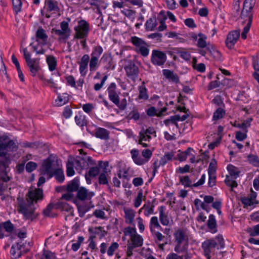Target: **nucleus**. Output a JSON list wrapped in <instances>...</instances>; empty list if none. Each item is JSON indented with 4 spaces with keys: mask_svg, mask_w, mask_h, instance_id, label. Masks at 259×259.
<instances>
[{
    "mask_svg": "<svg viewBox=\"0 0 259 259\" xmlns=\"http://www.w3.org/2000/svg\"><path fill=\"white\" fill-rule=\"evenodd\" d=\"M27 202L23 200L19 202L18 211L22 213L27 219L33 220L36 218L38 213L35 211L33 202L42 200L43 198L42 190L40 188L30 189L26 195Z\"/></svg>",
    "mask_w": 259,
    "mask_h": 259,
    "instance_id": "obj_1",
    "label": "nucleus"
},
{
    "mask_svg": "<svg viewBox=\"0 0 259 259\" xmlns=\"http://www.w3.org/2000/svg\"><path fill=\"white\" fill-rule=\"evenodd\" d=\"M58 166L57 157L51 155L44 161L40 170L41 174L48 176L49 179L54 176L58 182L63 183L65 179L64 172Z\"/></svg>",
    "mask_w": 259,
    "mask_h": 259,
    "instance_id": "obj_2",
    "label": "nucleus"
},
{
    "mask_svg": "<svg viewBox=\"0 0 259 259\" xmlns=\"http://www.w3.org/2000/svg\"><path fill=\"white\" fill-rule=\"evenodd\" d=\"M254 5V0H245L243 3V7L242 10L240 18L243 20V24L246 23L241 33V37L245 39L247 37V33L249 31L252 21V13Z\"/></svg>",
    "mask_w": 259,
    "mask_h": 259,
    "instance_id": "obj_3",
    "label": "nucleus"
},
{
    "mask_svg": "<svg viewBox=\"0 0 259 259\" xmlns=\"http://www.w3.org/2000/svg\"><path fill=\"white\" fill-rule=\"evenodd\" d=\"M176 243L174 250L177 253L184 252L187 249L189 243V232L187 229L179 228L174 233Z\"/></svg>",
    "mask_w": 259,
    "mask_h": 259,
    "instance_id": "obj_4",
    "label": "nucleus"
},
{
    "mask_svg": "<svg viewBox=\"0 0 259 259\" xmlns=\"http://www.w3.org/2000/svg\"><path fill=\"white\" fill-rule=\"evenodd\" d=\"M215 239L217 241L214 239H207L202 243L204 254L207 259H210V254L215 247L219 249L225 247V242L222 235H218Z\"/></svg>",
    "mask_w": 259,
    "mask_h": 259,
    "instance_id": "obj_5",
    "label": "nucleus"
},
{
    "mask_svg": "<svg viewBox=\"0 0 259 259\" xmlns=\"http://www.w3.org/2000/svg\"><path fill=\"white\" fill-rule=\"evenodd\" d=\"M69 159L72 160V162L76 170L81 171L82 169L88 168L90 166L96 164L95 161L90 156L70 157Z\"/></svg>",
    "mask_w": 259,
    "mask_h": 259,
    "instance_id": "obj_6",
    "label": "nucleus"
},
{
    "mask_svg": "<svg viewBox=\"0 0 259 259\" xmlns=\"http://www.w3.org/2000/svg\"><path fill=\"white\" fill-rule=\"evenodd\" d=\"M24 59L27 65L30 69V71L33 76H35L36 73L39 70V59L37 58L31 59V54L28 51L27 48L23 49Z\"/></svg>",
    "mask_w": 259,
    "mask_h": 259,
    "instance_id": "obj_7",
    "label": "nucleus"
},
{
    "mask_svg": "<svg viewBox=\"0 0 259 259\" xmlns=\"http://www.w3.org/2000/svg\"><path fill=\"white\" fill-rule=\"evenodd\" d=\"M103 49L100 46H95L91 54V58L89 60V67L91 71H95L97 69L99 64V59L103 53Z\"/></svg>",
    "mask_w": 259,
    "mask_h": 259,
    "instance_id": "obj_8",
    "label": "nucleus"
},
{
    "mask_svg": "<svg viewBox=\"0 0 259 259\" xmlns=\"http://www.w3.org/2000/svg\"><path fill=\"white\" fill-rule=\"evenodd\" d=\"M74 38H87L89 32V24L84 20H80L78 22L77 26L74 27Z\"/></svg>",
    "mask_w": 259,
    "mask_h": 259,
    "instance_id": "obj_9",
    "label": "nucleus"
},
{
    "mask_svg": "<svg viewBox=\"0 0 259 259\" xmlns=\"http://www.w3.org/2000/svg\"><path fill=\"white\" fill-rule=\"evenodd\" d=\"M143 239L141 236L137 234L133 236L130 240L127 241L126 254L128 257L133 255L134 248L142 246Z\"/></svg>",
    "mask_w": 259,
    "mask_h": 259,
    "instance_id": "obj_10",
    "label": "nucleus"
},
{
    "mask_svg": "<svg viewBox=\"0 0 259 259\" xmlns=\"http://www.w3.org/2000/svg\"><path fill=\"white\" fill-rule=\"evenodd\" d=\"M124 68L128 78L134 81L137 79L139 72V68L133 61H127Z\"/></svg>",
    "mask_w": 259,
    "mask_h": 259,
    "instance_id": "obj_11",
    "label": "nucleus"
},
{
    "mask_svg": "<svg viewBox=\"0 0 259 259\" xmlns=\"http://www.w3.org/2000/svg\"><path fill=\"white\" fill-rule=\"evenodd\" d=\"M166 59V55L164 52L156 50L152 51L151 61L153 64L162 66L165 63Z\"/></svg>",
    "mask_w": 259,
    "mask_h": 259,
    "instance_id": "obj_12",
    "label": "nucleus"
},
{
    "mask_svg": "<svg viewBox=\"0 0 259 259\" xmlns=\"http://www.w3.org/2000/svg\"><path fill=\"white\" fill-rule=\"evenodd\" d=\"M5 170H0V195H2L8 188V183L11 178L8 176Z\"/></svg>",
    "mask_w": 259,
    "mask_h": 259,
    "instance_id": "obj_13",
    "label": "nucleus"
},
{
    "mask_svg": "<svg viewBox=\"0 0 259 259\" xmlns=\"http://www.w3.org/2000/svg\"><path fill=\"white\" fill-rule=\"evenodd\" d=\"M240 36L239 30H234L230 32L227 35L226 40V45L228 48L232 49L235 44L236 43Z\"/></svg>",
    "mask_w": 259,
    "mask_h": 259,
    "instance_id": "obj_14",
    "label": "nucleus"
},
{
    "mask_svg": "<svg viewBox=\"0 0 259 259\" xmlns=\"http://www.w3.org/2000/svg\"><path fill=\"white\" fill-rule=\"evenodd\" d=\"M155 243L158 245V248L163 250L164 246L167 244V239L165 236L160 232L156 230L151 232Z\"/></svg>",
    "mask_w": 259,
    "mask_h": 259,
    "instance_id": "obj_15",
    "label": "nucleus"
},
{
    "mask_svg": "<svg viewBox=\"0 0 259 259\" xmlns=\"http://www.w3.org/2000/svg\"><path fill=\"white\" fill-rule=\"evenodd\" d=\"M94 195V193L89 191L84 187H80L77 191L76 198L81 201L89 200Z\"/></svg>",
    "mask_w": 259,
    "mask_h": 259,
    "instance_id": "obj_16",
    "label": "nucleus"
},
{
    "mask_svg": "<svg viewBox=\"0 0 259 259\" xmlns=\"http://www.w3.org/2000/svg\"><path fill=\"white\" fill-rule=\"evenodd\" d=\"M116 85L114 82H112L109 85L107 89V92L108 97L110 101H111L114 104H118V99L119 97L116 92Z\"/></svg>",
    "mask_w": 259,
    "mask_h": 259,
    "instance_id": "obj_17",
    "label": "nucleus"
},
{
    "mask_svg": "<svg viewBox=\"0 0 259 259\" xmlns=\"http://www.w3.org/2000/svg\"><path fill=\"white\" fill-rule=\"evenodd\" d=\"M101 62L104 65L105 69H113L115 65L113 61L112 57L110 53H105L101 59Z\"/></svg>",
    "mask_w": 259,
    "mask_h": 259,
    "instance_id": "obj_18",
    "label": "nucleus"
},
{
    "mask_svg": "<svg viewBox=\"0 0 259 259\" xmlns=\"http://www.w3.org/2000/svg\"><path fill=\"white\" fill-rule=\"evenodd\" d=\"M44 9L47 12L56 13L59 12V3L56 0H45Z\"/></svg>",
    "mask_w": 259,
    "mask_h": 259,
    "instance_id": "obj_19",
    "label": "nucleus"
},
{
    "mask_svg": "<svg viewBox=\"0 0 259 259\" xmlns=\"http://www.w3.org/2000/svg\"><path fill=\"white\" fill-rule=\"evenodd\" d=\"M6 151L4 143L0 144V170H5L7 167L8 159L6 157Z\"/></svg>",
    "mask_w": 259,
    "mask_h": 259,
    "instance_id": "obj_20",
    "label": "nucleus"
},
{
    "mask_svg": "<svg viewBox=\"0 0 259 259\" xmlns=\"http://www.w3.org/2000/svg\"><path fill=\"white\" fill-rule=\"evenodd\" d=\"M90 57L88 54H84L78 62L79 65V72L82 76H85L87 72V68L89 63Z\"/></svg>",
    "mask_w": 259,
    "mask_h": 259,
    "instance_id": "obj_21",
    "label": "nucleus"
},
{
    "mask_svg": "<svg viewBox=\"0 0 259 259\" xmlns=\"http://www.w3.org/2000/svg\"><path fill=\"white\" fill-rule=\"evenodd\" d=\"M36 41L41 45H46L47 44L48 36L45 30L41 27H39L36 32Z\"/></svg>",
    "mask_w": 259,
    "mask_h": 259,
    "instance_id": "obj_22",
    "label": "nucleus"
},
{
    "mask_svg": "<svg viewBox=\"0 0 259 259\" xmlns=\"http://www.w3.org/2000/svg\"><path fill=\"white\" fill-rule=\"evenodd\" d=\"M14 230L13 224L9 221L0 224V238L4 237V230L8 233H11Z\"/></svg>",
    "mask_w": 259,
    "mask_h": 259,
    "instance_id": "obj_23",
    "label": "nucleus"
},
{
    "mask_svg": "<svg viewBox=\"0 0 259 259\" xmlns=\"http://www.w3.org/2000/svg\"><path fill=\"white\" fill-rule=\"evenodd\" d=\"M123 211L126 223L133 225L136 215L135 211L132 208H124Z\"/></svg>",
    "mask_w": 259,
    "mask_h": 259,
    "instance_id": "obj_24",
    "label": "nucleus"
},
{
    "mask_svg": "<svg viewBox=\"0 0 259 259\" xmlns=\"http://www.w3.org/2000/svg\"><path fill=\"white\" fill-rule=\"evenodd\" d=\"M110 132L107 130L102 128L98 127L94 134V136L101 140H107L109 139Z\"/></svg>",
    "mask_w": 259,
    "mask_h": 259,
    "instance_id": "obj_25",
    "label": "nucleus"
},
{
    "mask_svg": "<svg viewBox=\"0 0 259 259\" xmlns=\"http://www.w3.org/2000/svg\"><path fill=\"white\" fill-rule=\"evenodd\" d=\"M165 207L164 206H161L158 207L159 220L163 226H168L169 224V221L167 215L165 212Z\"/></svg>",
    "mask_w": 259,
    "mask_h": 259,
    "instance_id": "obj_26",
    "label": "nucleus"
},
{
    "mask_svg": "<svg viewBox=\"0 0 259 259\" xmlns=\"http://www.w3.org/2000/svg\"><path fill=\"white\" fill-rule=\"evenodd\" d=\"M163 74L165 77L172 82L178 83L179 82V77L177 74L174 73L172 71L168 69H163L162 70Z\"/></svg>",
    "mask_w": 259,
    "mask_h": 259,
    "instance_id": "obj_27",
    "label": "nucleus"
},
{
    "mask_svg": "<svg viewBox=\"0 0 259 259\" xmlns=\"http://www.w3.org/2000/svg\"><path fill=\"white\" fill-rule=\"evenodd\" d=\"M207 226L210 232L215 233L218 231L217 228V222L215 217L213 214L209 215L208 220L207 222Z\"/></svg>",
    "mask_w": 259,
    "mask_h": 259,
    "instance_id": "obj_28",
    "label": "nucleus"
},
{
    "mask_svg": "<svg viewBox=\"0 0 259 259\" xmlns=\"http://www.w3.org/2000/svg\"><path fill=\"white\" fill-rule=\"evenodd\" d=\"M166 110V107H163L160 110L158 111L154 107H150L147 110L146 113L149 116L156 115L158 117H161L163 115V113L165 112Z\"/></svg>",
    "mask_w": 259,
    "mask_h": 259,
    "instance_id": "obj_29",
    "label": "nucleus"
},
{
    "mask_svg": "<svg viewBox=\"0 0 259 259\" xmlns=\"http://www.w3.org/2000/svg\"><path fill=\"white\" fill-rule=\"evenodd\" d=\"M21 245H19L18 243L12 246L10 253L12 259H17L21 256Z\"/></svg>",
    "mask_w": 259,
    "mask_h": 259,
    "instance_id": "obj_30",
    "label": "nucleus"
},
{
    "mask_svg": "<svg viewBox=\"0 0 259 259\" xmlns=\"http://www.w3.org/2000/svg\"><path fill=\"white\" fill-rule=\"evenodd\" d=\"M79 181L77 178L74 179L71 181L67 185L66 190L68 192L77 191L79 189Z\"/></svg>",
    "mask_w": 259,
    "mask_h": 259,
    "instance_id": "obj_31",
    "label": "nucleus"
},
{
    "mask_svg": "<svg viewBox=\"0 0 259 259\" xmlns=\"http://www.w3.org/2000/svg\"><path fill=\"white\" fill-rule=\"evenodd\" d=\"M157 25V19L153 16L148 19L145 23V28L148 31H153Z\"/></svg>",
    "mask_w": 259,
    "mask_h": 259,
    "instance_id": "obj_32",
    "label": "nucleus"
},
{
    "mask_svg": "<svg viewBox=\"0 0 259 259\" xmlns=\"http://www.w3.org/2000/svg\"><path fill=\"white\" fill-rule=\"evenodd\" d=\"M154 205L150 201H148L142 206L144 209V214L146 217H149L150 215L154 213Z\"/></svg>",
    "mask_w": 259,
    "mask_h": 259,
    "instance_id": "obj_33",
    "label": "nucleus"
},
{
    "mask_svg": "<svg viewBox=\"0 0 259 259\" xmlns=\"http://www.w3.org/2000/svg\"><path fill=\"white\" fill-rule=\"evenodd\" d=\"M208 172L209 175L208 184L209 187H212L215 185L216 177L215 175V169L211 168V164H209Z\"/></svg>",
    "mask_w": 259,
    "mask_h": 259,
    "instance_id": "obj_34",
    "label": "nucleus"
},
{
    "mask_svg": "<svg viewBox=\"0 0 259 259\" xmlns=\"http://www.w3.org/2000/svg\"><path fill=\"white\" fill-rule=\"evenodd\" d=\"M69 95L66 93L59 95L57 99L55 100V103L58 106H61L69 101Z\"/></svg>",
    "mask_w": 259,
    "mask_h": 259,
    "instance_id": "obj_35",
    "label": "nucleus"
},
{
    "mask_svg": "<svg viewBox=\"0 0 259 259\" xmlns=\"http://www.w3.org/2000/svg\"><path fill=\"white\" fill-rule=\"evenodd\" d=\"M149 228L151 232L155 231V229L161 228V226L158 222V220L157 217H152L149 223Z\"/></svg>",
    "mask_w": 259,
    "mask_h": 259,
    "instance_id": "obj_36",
    "label": "nucleus"
},
{
    "mask_svg": "<svg viewBox=\"0 0 259 259\" xmlns=\"http://www.w3.org/2000/svg\"><path fill=\"white\" fill-rule=\"evenodd\" d=\"M75 121L76 124L80 127L87 125L88 123L85 116L80 113L75 116Z\"/></svg>",
    "mask_w": 259,
    "mask_h": 259,
    "instance_id": "obj_37",
    "label": "nucleus"
},
{
    "mask_svg": "<svg viewBox=\"0 0 259 259\" xmlns=\"http://www.w3.org/2000/svg\"><path fill=\"white\" fill-rule=\"evenodd\" d=\"M46 61L49 66V69L51 71H54L57 66V60L53 56H47Z\"/></svg>",
    "mask_w": 259,
    "mask_h": 259,
    "instance_id": "obj_38",
    "label": "nucleus"
},
{
    "mask_svg": "<svg viewBox=\"0 0 259 259\" xmlns=\"http://www.w3.org/2000/svg\"><path fill=\"white\" fill-rule=\"evenodd\" d=\"M227 169L229 172L230 175L233 177V179H236L239 177L240 171L238 167L232 164H229L227 166Z\"/></svg>",
    "mask_w": 259,
    "mask_h": 259,
    "instance_id": "obj_39",
    "label": "nucleus"
},
{
    "mask_svg": "<svg viewBox=\"0 0 259 259\" xmlns=\"http://www.w3.org/2000/svg\"><path fill=\"white\" fill-rule=\"evenodd\" d=\"M90 4L96 7L99 11L100 9H105L107 6L104 0H91Z\"/></svg>",
    "mask_w": 259,
    "mask_h": 259,
    "instance_id": "obj_40",
    "label": "nucleus"
},
{
    "mask_svg": "<svg viewBox=\"0 0 259 259\" xmlns=\"http://www.w3.org/2000/svg\"><path fill=\"white\" fill-rule=\"evenodd\" d=\"M180 182L184 186V187H194L193 184L188 176H180Z\"/></svg>",
    "mask_w": 259,
    "mask_h": 259,
    "instance_id": "obj_41",
    "label": "nucleus"
},
{
    "mask_svg": "<svg viewBox=\"0 0 259 259\" xmlns=\"http://www.w3.org/2000/svg\"><path fill=\"white\" fill-rule=\"evenodd\" d=\"M53 33H55V34L59 36V40H65L68 38L70 34L69 33H67L62 30L53 29L52 30Z\"/></svg>",
    "mask_w": 259,
    "mask_h": 259,
    "instance_id": "obj_42",
    "label": "nucleus"
},
{
    "mask_svg": "<svg viewBox=\"0 0 259 259\" xmlns=\"http://www.w3.org/2000/svg\"><path fill=\"white\" fill-rule=\"evenodd\" d=\"M58 205L60 208L62 209V210L69 212L72 215H73V208L68 203L65 202L59 201Z\"/></svg>",
    "mask_w": 259,
    "mask_h": 259,
    "instance_id": "obj_43",
    "label": "nucleus"
},
{
    "mask_svg": "<svg viewBox=\"0 0 259 259\" xmlns=\"http://www.w3.org/2000/svg\"><path fill=\"white\" fill-rule=\"evenodd\" d=\"M174 158V152H168L165 153L164 156L160 160V164L161 165H165L168 161L172 160Z\"/></svg>",
    "mask_w": 259,
    "mask_h": 259,
    "instance_id": "obj_44",
    "label": "nucleus"
},
{
    "mask_svg": "<svg viewBox=\"0 0 259 259\" xmlns=\"http://www.w3.org/2000/svg\"><path fill=\"white\" fill-rule=\"evenodd\" d=\"M247 160L249 163L252 165L259 167V158L254 154H249L247 156Z\"/></svg>",
    "mask_w": 259,
    "mask_h": 259,
    "instance_id": "obj_45",
    "label": "nucleus"
},
{
    "mask_svg": "<svg viewBox=\"0 0 259 259\" xmlns=\"http://www.w3.org/2000/svg\"><path fill=\"white\" fill-rule=\"evenodd\" d=\"M139 95L138 98L140 99L147 100L148 98V95L147 93V89L144 84H142L139 87Z\"/></svg>",
    "mask_w": 259,
    "mask_h": 259,
    "instance_id": "obj_46",
    "label": "nucleus"
},
{
    "mask_svg": "<svg viewBox=\"0 0 259 259\" xmlns=\"http://www.w3.org/2000/svg\"><path fill=\"white\" fill-rule=\"evenodd\" d=\"M99 168L98 167L93 166L91 167L89 169L88 174L85 175V179L87 182H88V177H95L99 174Z\"/></svg>",
    "mask_w": 259,
    "mask_h": 259,
    "instance_id": "obj_47",
    "label": "nucleus"
},
{
    "mask_svg": "<svg viewBox=\"0 0 259 259\" xmlns=\"http://www.w3.org/2000/svg\"><path fill=\"white\" fill-rule=\"evenodd\" d=\"M198 36L199 38L197 41V47L201 48H205L206 47V36L201 33L198 34Z\"/></svg>",
    "mask_w": 259,
    "mask_h": 259,
    "instance_id": "obj_48",
    "label": "nucleus"
},
{
    "mask_svg": "<svg viewBox=\"0 0 259 259\" xmlns=\"http://www.w3.org/2000/svg\"><path fill=\"white\" fill-rule=\"evenodd\" d=\"M74 167V165L73 163L72 162V160H70L69 158L66 164V174L68 177H71L74 175L75 172L73 169Z\"/></svg>",
    "mask_w": 259,
    "mask_h": 259,
    "instance_id": "obj_49",
    "label": "nucleus"
},
{
    "mask_svg": "<svg viewBox=\"0 0 259 259\" xmlns=\"http://www.w3.org/2000/svg\"><path fill=\"white\" fill-rule=\"evenodd\" d=\"M153 134H155V131L152 127H149L145 130L143 129L140 132V136H144V137H147L148 140H150L151 139V137L149 135H152Z\"/></svg>",
    "mask_w": 259,
    "mask_h": 259,
    "instance_id": "obj_50",
    "label": "nucleus"
},
{
    "mask_svg": "<svg viewBox=\"0 0 259 259\" xmlns=\"http://www.w3.org/2000/svg\"><path fill=\"white\" fill-rule=\"evenodd\" d=\"M103 228L102 227H97L95 228H90L89 229V232L95 235L99 234L101 233V238L104 237L106 234V232L105 231L102 230Z\"/></svg>",
    "mask_w": 259,
    "mask_h": 259,
    "instance_id": "obj_51",
    "label": "nucleus"
},
{
    "mask_svg": "<svg viewBox=\"0 0 259 259\" xmlns=\"http://www.w3.org/2000/svg\"><path fill=\"white\" fill-rule=\"evenodd\" d=\"M174 50L175 51V53L179 54L180 56L185 60L188 61L190 59L191 55L189 52L181 51L179 48L175 49Z\"/></svg>",
    "mask_w": 259,
    "mask_h": 259,
    "instance_id": "obj_52",
    "label": "nucleus"
},
{
    "mask_svg": "<svg viewBox=\"0 0 259 259\" xmlns=\"http://www.w3.org/2000/svg\"><path fill=\"white\" fill-rule=\"evenodd\" d=\"M131 41L133 44L137 48V49L139 48L146 44V42L137 36L132 37Z\"/></svg>",
    "mask_w": 259,
    "mask_h": 259,
    "instance_id": "obj_53",
    "label": "nucleus"
},
{
    "mask_svg": "<svg viewBox=\"0 0 259 259\" xmlns=\"http://www.w3.org/2000/svg\"><path fill=\"white\" fill-rule=\"evenodd\" d=\"M30 46L32 47L33 51L37 55L44 54L46 52L45 50L42 48L43 45H41V44L37 43L36 45H33V43H31Z\"/></svg>",
    "mask_w": 259,
    "mask_h": 259,
    "instance_id": "obj_54",
    "label": "nucleus"
},
{
    "mask_svg": "<svg viewBox=\"0 0 259 259\" xmlns=\"http://www.w3.org/2000/svg\"><path fill=\"white\" fill-rule=\"evenodd\" d=\"M148 45L146 43L144 45L141 46L138 49H136V51L141 54L144 57H146L148 55L149 50L148 48Z\"/></svg>",
    "mask_w": 259,
    "mask_h": 259,
    "instance_id": "obj_55",
    "label": "nucleus"
},
{
    "mask_svg": "<svg viewBox=\"0 0 259 259\" xmlns=\"http://www.w3.org/2000/svg\"><path fill=\"white\" fill-rule=\"evenodd\" d=\"M4 145L6 147V150L8 151H16L18 148L16 144L12 140H10L7 143H4Z\"/></svg>",
    "mask_w": 259,
    "mask_h": 259,
    "instance_id": "obj_56",
    "label": "nucleus"
},
{
    "mask_svg": "<svg viewBox=\"0 0 259 259\" xmlns=\"http://www.w3.org/2000/svg\"><path fill=\"white\" fill-rule=\"evenodd\" d=\"M143 197V192L141 190V191H140L138 192L137 196L136 197V198L134 200V206L136 208H137V207H139L140 206V205L141 204V203H142V201Z\"/></svg>",
    "mask_w": 259,
    "mask_h": 259,
    "instance_id": "obj_57",
    "label": "nucleus"
},
{
    "mask_svg": "<svg viewBox=\"0 0 259 259\" xmlns=\"http://www.w3.org/2000/svg\"><path fill=\"white\" fill-rule=\"evenodd\" d=\"M14 10L16 13L20 12L21 10L22 2L21 0H12Z\"/></svg>",
    "mask_w": 259,
    "mask_h": 259,
    "instance_id": "obj_58",
    "label": "nucleus"
},
{
    "mask_svg": "<svg viewBox=\"0 0 259 259\" xmlns=\"http://www.w3.org/2000/svg\"><path fill=\"white\" fill-rule=\"evenodd\" d=\"M119 244L117 242H113L108 248L107 252L109 256L113 255L114 251L118 248Z\"/></svg>",
    "mask_w": 259,
    "mask_h": 259,
    "instance_id": "obj_59",
    "label": "nucleus"
},
{
    "mask_svg": "<svg viewBox=\"0 0 259 259\" xmlns=\"http://www.w3.org/2000/svg\"><path fill=\"white\" fill-rule=\"evenodd\" d=\"M225 183L228 186L231 187L232 189L234 187H236L238 185L236 181L234 180H232L228 176H226L225 180Z\"/></svg>",
    "mask_w": 259,
    "mask_h": 259,
    "instance_id": "obj_60",
    "label": "nucleus"
},
{
    "mask_svg": "<svg viewBox=\"0 0 259 259\" xmlns=\"http://www.w3.org/2000/svg\"><path fill=\"white\" fill-rule=\"evenodd\" d=\"M224 114V110L223 109L219 108L214 112L213 119L214 120H218L220 118H222L223 117Z\"/></svg>",
    "mask_w": 259,
    "mask_h": 259,
    "instance_id": "obj_61",
    "label": "nucleus"
},
{
    "mask_svg": "<svg viewBox=\"0 0 259 259\" xmlns=\"http://www.w3.org/2000/svg\"><path fill=\"white\" fill-rule=\"evenodd\" d=\"M124 234L125 236L129 235L131 237V238L133 237L134 235H137L136 230L135 228H131L130 227H126L125 228L123 231Z\"/></svg>",
    "mask_w": 259,
    "mask_h": 259,
    "instance_id": "obj_62",
    "label": "nucleus"
},
{
    "mask_svg": "<svg viewBox=\"0 0 259 259\" xmlns=\"http://www.w3.org/2000/svg\"><path fill=\"white\" fill-rule=\"evenodd\" d=\"M37 167V164L36 163L32 161L28 162L25 166L26 170L28 172H31L34 170H35Z\"/></svg>",
    "mask_w": 259,
    "mask_h": 259,
    "instance_id": "obj_63",
    "label": "nucleus"
},
{
    "mask_svg": "<svg viewBox=\"0 0 259 259\" xmlns=\"http://www.w3.org/2000/svg\"><path fill=\"white\" fill-rule=\"evenodd\" d=\"M84 238L82 236L78 237L77 242L74 243L72 244L71 249L74 251H76L80 247V244L83 241Z\"/></svg>",
    "mask_w": 259,
    "mask_h": 259,
    "instance_id": "obj_64",
    "label": "nucleus"
}]
</instances>
